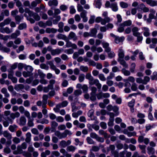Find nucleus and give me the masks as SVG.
<instances>
[{
	"instance_id": "1",
	"label": "nucleus",
	"mask_w": 157,
	"mask_h": 157,
	"mask_svg": "<svg viewBox=\"0 0 157 157\" xmlns=\"http://www.w3.org/2000/svg\"><path fill=\"white\" fill-rule=\"evenodd\" d=\"M118 58L117 59L118 62H119L120 64L124 68H128V64L123 59L124 56V52L121 48H120L118 50Z\"/></svg>"
},
{
	"instance_id": "2",
	"label": "nucleus",
	"mask_w": 157,
	"mask_h": 157,
	"mask_svg": "<svg viewBox=\"0 0 157 157\" xmlns=\"http://www.w3.org/2000/svg\"><path fill=\"white\" fill-rule=\"evenodd\" d=\"M72 134V132L67 129L65 130L63 133H61L59 131H56L55 132V135L59 139L65 138L67 137V135H71Z\"/></svg>"
},
{
	"instance_id": "3",
	"label": "nucleus",
	"mask_w": 157,
	"mask_h": 157,
	"mask_svg": "<svg viewBox=\"0 0 157 157\" xmlns=\"http://www.w3.org/2000/svg\"><path fill=\"white\" fill-rule=\"evenodd\" d=\"M110 19L109 18H106L104 19L100 17H98L96 18L95 21L97 23H101L102 25H105L107 23H109Z\"/></svg>"
},
{
	"instance_id": "4",
	"label": "nucleus",
	"mask_w": 157,
	"mask_h": 157,
	"mask_svg": "<svg viewBox=\"0 0 157 157\" xmlns=\"http://www.w3.org/2000/svg\"><path fill=\"white\" fill-rule=\"evenodd\" d=\"M48 64L50 66V68L52 70L55 71V73L56 75H58L60 72V70L57 68L55 65H54L53 63L51 61H49Z\"/></svg>"
},
{
	"instance_id": "5",
	"label": "nucleus",
	"mask_w": 157,
	"mask_h": 157,
	"mask_svg": "<svg viewBox=\"0 0 157 157\" xmlns=\"http://www.w3.org/2000/svg\"><path fill=\"white\" fill-rule=\"evenodd\" d=\"M0 31L2 33H5L7 34H10L13 31V29H10L8 27L4 28H0Z\"/></svg>"
},
{
	"instance_id": "6",
	"label": "nucleus",
	"mask_w": 157,
	"mask_h": 157,
	"mask_svg": "<svg viewBox=\"0 0 157 157\" xmlns=\"http://www.w3.org/2000/svg\"><path fill=\"white\" fill-rule=\"evenodd\" d=\"M139 29L137 27H134L132 29L133 35L134 36H137L140 34V33L139 32Z\"/></svg>"
},
{
	"instance_id": "7",
	"label": "nucleus",
	"mask_w": 157,
	"mask_h": 157,
	"mask_svg": "<svg viewBox=\"0 0 157 157\" xmlns=\"http://www.w3.org/2000/svg\"><path fill=\"white\" fill-rule=\"evenodd\" d=\"M22 149L19 145L17 146V150L13 152V154L14 155L20 154L23 153V151Z\"/></svg>"
},
{
	"instance_id": "8",
	"label": "nucleus",
	"mask_w": 157,
	"mask_h": 157,
	"mask_svg": "<svg viewBox=\"0 0 157 157\" xmlns=\"http://www.w3.org/2000/svg\"><path fill=\"white\" fill-rule=\"evenodd\" d=\"M48 4L50 6H56L58 5V1L57 0H50L48 1Z\"/></svg>"
},
{
	"instance_id": "9",
	"label": "nucleus",
	"mask_w": 157,
	"mask_h": 157,
	"mask_svg": "<svg viewBox=\"0 0 157 157\" xmlns=\"http://www.w3.org/2000/svg\"><path fill=\"white\" fill-rule=\"evenodd\" d=\"M47 103L41 101H38L36 103V105L39 107L42 106V108L46 107Z\"/></svg>"
},
{
	"instance_id": "10",
	"label": "nucleus",
	"mask_w": 157,
	"mask_h": 157,
	"mask_svg": "<svg viewBox=\"0 0 157 157\" xmlns=\"http://www.w3.org/2000/svg\"><path fill=\"white\" fill-rule=\"evenodd\" d=\"M147 150V153L149 155H154L155 153V150L152 147H148Z\"/></svg>"
},
{
	"instance_id": "11",
	"label": "nucleus",
	"mask_w": 157,
	"mask_h": 157,
	"mask_svg": "<svg viewBox=\"0 0 157 157\" xmlns=\"http://www.w3.org/2000/svg\"><path fill=\"white\" fill-rule=\"evenodd\" d=\"M68 37L70 39H73L74 40H75L77 39V36L75 33L73 32H71L69 33Z\"/></svg>"
},
{
	"instance_id": "12",
	"label": "nucleus",
	"mask_w": 157,
	"mask_h": 157,
	"mask_svg": "<svg viewBox=\"0 0 157 157\" xmlns=\"http://www.w3.org/2000/svg\"><path fill=\"white\" fill-rule=\"evenodd\" d=\"M26 121V118L24 116H22L20 118L19 124L21 125H24L25 124Z\"/></svg>"
},
{
	"instance_id": "13",
	"label": "nucleus",
	"mask_w": 157,
	"mask_h": 157,
	"mask_svg": "<svg viewBox=\"0 0 157 157\" xmlns=\"http://www.w3.org/2000/svg\"><path fill=\"white\" fill-rule=\"evenodd\" d=\"M25 141L27 143H29L31 140V134L29 132H27L25 135Z\"/></svg>"
},
{
	"instance_id": "14",
	"label": "nucleus",
	"mask_w": 157,
	"mask_h": 157,
	"mask_svg": "<svg viewBox=\"0 0 157 157\" xmlns=\"http://www.w3.org/2000/svg\"><path fill=\"white\" fill-rule=\"evenodd\" d=\"M124 39V36L119 37L117 36L114 40V41L116 44H119L121 42H122Z\"/></svg>"
},
{
	"instance_id": "15",
	"label": "nucleus",
	"mask_w": 157,
	"mask_h": 157,
	"mask_svg": "<svg viewBox=\"0 0 157 157\" xmlns=\"http://www.w3.org/2000/svg\"><path fill=\"white\" fill-rule=\"evenodd\" d=\"M98 132L99 134L103 136L105 138H109L110 137L109 135H108L106 132L103 130H99Z\"/></svg>"
},
{
	"instance_id": "16",
	"label": "nucleus",
	"mask_w": 157,
	"mask_h": 157,
	"mask_svg": "<svg viewBox=\"0 0 157 157\" xmlns=\"http://www.w3.org/2000/svg\"><path fill=\"white\" fill-rule=\"evenodd\" d=\"M110 7L112 9L113 11L115 12L117 11L118 10L117 4L116 2L111 3Z\"/></svg>"
},
{
	"instance_id": "17",
	"label": "nucleus",
	"mask_w": 157,
	"mask_h": 157,
	"mask_svg": "<svg viewBox=\"0 0 157 157\" xmlns=\"http://www.w3.org/2000/svg\"><path fill=\"white\" fill-rule=\"evenodd\" d=\"M132 23V21L130 20H128L121 23V25L124 27L126 26H130L131 25Z\"/></svg>"
},
{
	"instance_id": "18",
	"label": "nucleus",
	"mask_w": 157,
	"mask_h": 157,
	"mask_svg": "<svg viewBox=\"0 0 157 157\" xmlns=\"http://www.w3.org/2000/svg\"><path fill=\"white\" fill-rule=\"evenodd\" d=\"M62 51L61 49L57 48L51 51V53L52 55L54 56L57 54H59Z\"/></svg>"
},
{
	"instance_id": "19",
	"label": "nucleus",
	"mask_w": 157,
	"mask_h": 157,
	"mask_svg": "<svg viewBox=\"0 0 157 157\" xmlns=\"http://www.w3.org/2000/svg\"><path fill=\"white\" fill-rule=\"evenodd\" d=\"M20 113L19 112H17L15 113H12L10 114V118L13 119H14L15 118H17L20 117Z\"/></svg>"
},
{
	"instance_id": "20",
	"label": "nucleus",
	"mask_w": 157,
	"mask_h": 157,
	"mask_svg": "<svg viewBox=\"0 0 157 157\" xmlns=\"http://www.w3.org/2000/svg\"><path fill=\"white\" fill-rule=\"evenodd\" d=\"M3 135L5 137L8 139L10 140L12 138L11 134L6 131L4 132Z\"/></svg>"
},
{
	"instance_id": "21",
	"label": "nucleus",
	"mask_w": 157,
	"mask_h": 157,
	"mask_svg": "<svg viewBox=\"0 0 157 157\" xmlns=\"http://www.w3.org/2000/svg\"><path fill=\"white\" fill-rule=\"evenodd\" d=\"M18 126L15 124L10 125L9 127V129L11 132H14L16 130Z\"/></svg>"
},
{
	"instance_id": "22",
	"label": "nucleus",
	"mask_w": 157,
	"mask_h": 157,
	"mask_svg": "<svg viewBox=\"0 0 157 157\" xmlns=\"http://www.w3.org/2000/svg\"><path fill=\"white\" fill-rule=\"evenodd\" d=\"M56 37L58 39H62L65 41L67 39L66 35L61 33L58 34L56 36Z\"/></svg>"
},
{
	"instance_id": "23",
	"label": "nucleus",
	"mask_w": 157,
	"mask_h": 157,
	"mask_svg": "<svg viewBox=\"0 0 157 157\" xmlns=\"http://www.w3.org/2000/svg\"><path fill=\"white\" fill-rule=\"evenodd\" d=\"M14 17L16 23L17 24H19L21 20L23 19V17L22 16H21L19 15H17L15 16Z\"/></svg>"
},
{
	"instance_id": "24",
	"label": "nucleus",
	"mask_w": 157,
	"mask_h": 157,
	"mask_svg": "<svg viewBox=\"0 0 157 157\" xmlns=\"http://www.w3.org/2000/svg\"><path fill=\"white\" fill-rule=\"evenodd\" d=\"M142 29H144V31L143 33L144 36L147 37L150 35V33L149 32V30L148 28L147 27H143L142 28Z\"/></svg>"
},
{
	"instance_id": "25",
	"label": "nucleus",
	"mask_w": 157,
	"mask_h": 157,
	"mask_svg": "<svg viewBox=\"0 0 157 157\" xmlns=\"http://www.w3.org/2000/svg\"><path fill=\"white\" fill-rule=\"evenodd\" d=\"M45 31L47 33H55L57 32V29L53 28H47L46 29Z\"/></svg>"
},
{
	"instance_id": "26",
	"label": "nucleus",
	"mask_w": 157,
	"mask_h": 157,
	"mask_svg": "<svg viewBox=\"0 0 157 157\" xmlns=\"http://www.w3.org/2000/svg\"><path fill=\"white\" fill-rule=\"evenodd\" d=\"M97 33V30L96 28H94L91 29L90 32V36L95 37Z\"/></svg>"
},
{
	"instance_id": "27",
	"label": "nucleus",
	"mask_w": 157,
	"mask_h": 157,
	"mask_svg": "<svg viewBox=\"0 0 157 157\" xmlns=\"http://www.w3.org/2000/svg\"><path fill=\"white\" fill-rule=\"evenodd\" d=\"M1 91L2 93L4 94L6 98L9 97L10 96L9 94L7 92V90L6 88H3L1 90Z\"/></svg>"
},
{
	"instance_id": "28",
	"label": "nucleus",
	"mask_w": 157,
	"mask_h": 157,
	"mask_svg": "<svg viewBox=\"0 0 157 157\" xmlns=\"http://www.w3.org/2000/svg\"><path fill=\"white\" fill-rule=\"evenodd\" d=\"M121 71L122 73H123L124 75L125 76H129L131 74L130 71L126 70L125 68H122L121 70Z\"/></svg>"
},
{
	"instance_id": "29",
	"label": "nucleus",
	"mask_w": 157,
	"mask_h": 157,
	"mask_svg": "<svg viewBox=\"0 0 157 157\" xmlns=\"http://www.w3.org/2000/svg\"><path fill=\"white\" fill-rule=\"evenodd\" d=\"M22 75L24 77L26 78L28 77H30L32 76L33 75V73L32 72L24 71L22 72Z\"/></svg>"
},
{
	"instance_id": "30",
	"label": "nucleus",
	"mask_w": 157,
	"mask_h": 157,
	"mask_svg": "<svg viewBox=\"0 0 157 157\" xmlns=\"http://www.w3.org/2000/svg\"><path fill=\"white\" fill-rule=\"evenodd\" d=\"M25 12L28 13L30 16L33 17L35 13L33 11L30 10L29 8H26L25 9Z\"/></svg>"
},
{
	"instance_id": "31",
	"label": "nucleus",
	"mask_w": 157,
	"mask_h": 157,
	"mask_svg": "<svg viewBox=\"0 0 157 157\" xmlns=\"http://www.w3.org/2000/svg\"><path fill=\"white\" fill-rule=\"evenodd\" d=\"M124 82H126L127 81L130 82L132 83H134L135 81V78L132 76H130L128 77V78L124 80Z\"/></svg>"
},
{
	"instance_id": "32",
	"label": "nucleus",
	"mask_w": 157,
	"mask_h": 157,
	"mask_svg": "<svg viewBox=\"0 0 157 157\" xmlns=\"http://www.w3.org/2000/svg\"><path fill=\"white\" fill-rule=\"evenodd\" d=\"M76 148L75 147L72 145H71L67 147V151H69L73 152L75 151Z\"/></svg>"
},
{
	"instance_id": "33",
	"label": "nucleus",
	"mask_w": 157,
	"mask_h": 157,
	"mask_svg": "<svg viewBox=\"0 0 157 157\" xmlns=\"http://www.w3.org/2000/svg\"><path fill=\"white\" fill-rule=\"evenodd\" d=\"M24 69L27 71L30 72H32L33 70V68L32 67L29 65L26 66L25 65V67H24Z\"/></svg>"
},
{
	"instance_id": "34",
	"label": "nucleus",
	"mask_w": 157,
	"mask_h": 157,
	"mask_svg": "<svg viewBox=\"0 0 157 157\" xmlns=\"http://www.w3.org/2000/svg\"><path fill=\"white\" fill-rule=\"evenodd\" d=\"M59 146L63 148H65L67 146L66 141L64 140H61L59 143Z\"/></svg>"
},
{
	"instance_id": "35",
	"label": "nucleus",
	"mask_w": 157,
	"mask_h": 157,
	"mask_svg": "<svg viewBox=\"0 0 157 157\" xmlns=\"http://www.w3.org/2000/svg\"><path fill=\"white\" fill-rule=\"evenodd\" d=\"M56 82V80L54 79H51L49 81V84L48 85L52 89L54 88V85Z\"/></svg>"
},
{
	"instance_id": "36",
	"label": "nucleus",
	"mask_w": 157,
	"mask_h": 157,
	"mask_svg": "<svg viewBox=\"0 0 157 157\" xmlns=\"http://www.w3.org/2000/svg\"><path fill=\"white\" fill-rule=\"evenodd\" d=\"M80 70L83 72H86L88 71L89 68L87 66H81L80 67Z\"/></svg>"
},
{
	"instance_id": "37",
	"label": "nucleus",
	"mask_w": 157,
	"mask_h": 157,
	"mask_svg": "<svg viewBox=\"0 0 157 157\" xmlns=\"http://www.w3.org/2000/svg\"><path fill=\"white\" fill-rule=\"evenodd\" d=\"M38 74L41 79L44 78L45 76V75L40 70H38Z\"/></svg>"
},
{
	"instance_id": "38",
	"label": "nucleus",
	"mask_w": 157,
	"mask_h": 157,
	"mask_svg": "<svg viewBox=\"0 0 157 157\" xmlns=\"http://www.w3.org/2000/svg\"><path fill=\"white\" fill-rule=\"evenodd\" d=\"M98 80V79H94V78L89 80V83L90 85L95 84Z\"/></svg>"
},
{
	"instance_id": "39",
	"label": "nucleus",
	"mask_w": 157,
	"mask_h": 157,
	"mask_svg": "<svg viewBox=\"0 0 157 157\" xmlns=\"http://www.w3.org/2000/svg\"><path fill=\"white\" fill-rule=\"evenodd\" d=\"M95 18V17L94 15H91L89 21V23L91 24H93L94 22V19Z\"/></svg>"
},
{
	"instance_id": "40",
	"label": "nucleus",
	"mask_w": 157,
	"mask_h": 157,
	"mask_svg": "<svg viewBox=\"0 0 157 157\" xmlns=\"http://www.w3.org/2000/svg\"><path fill=\"white\" fill-rule=\"evenodd\" d=\"M85 75L84 74H80L78 77V79L80 82H83L85 79Z\"/></svg>"
},
{
	"instance_id": "41",
	"label": "nucleus",
	"mask_w": 157,
	"mask_h": 157,
	"mask_svg": "<svg viewBox=\"0 0 157 157\" xmlns=\"http://www.w3.org/2000/svg\"><path fill=\"white\" fill-rule=\"evenodd\" d=\"M74 94L75 96L77 97L79 95H81L82 93V91L81 90H75L74 92Z\"/></svg>"
},
{
	"instance_id": "42",
	"label": "nucleus",
	"mask_w": 157,
	"mask_h": 157,
	"mask_svg": "<svg viewBox=\"0 0 157 157\" xmlns=\"http://www.w3.org/2000/svg\"><path fill=\"white\" fill-rule=\"evenodd\" d=\"M68 104V102L67 101H64L58 104L61 107H63L67 106Z\"/></svg>"
},
{
	"instance_id": "43",
	"label": "nucleus",
	"mask_w": 157,
	"mask_h": 157,
	"mask_svg": "<svg viewBox=\"0 0 157 157\" xmlns=\"http://www.w3.org/2000/svg\"><path fill=\"white\" fill-rule=\"evenodd\" d=\"M86 140L88 144H95V142L94 140L90 137H87L86 138Z\"/></svg>"
},
{
	"instance_id": "44",
	"label": "nucleus",
	"mask_w": 157,
	"mask_h": 157,
	"mask_svg": "<svg viewBox=\"0 0 157 157\" xmlns=\"http://www.w3.org/2000/svg\"><path fill=\"white\" fill-rule=\"evenodd\" d=\"M24 86L23 85L21 84H19L15 86L14 89L16 90H19L20 89H22L23 88Z\"/></svg>"
},
{
	"instance_id": "45",
	"label": "nucleus",
	"mask_w": 157,
	"mask_h": 157,
	"mask_svg": "<svg viewBox=\"0 0 157 157\" xmlns=\"http://www.w3.org/2000/svg\"><path fill=\"white\" fill-rule=\"evenodd\" d=\"M33 119L31 118L28 119V125L29 127H32L34 125Z\"/></svg>"
},
{
	"instance_id": "46",
	"label": "nucleus",
	"mask_w": 157,
	"mask_h": 157,
	"mask_svg": "<svg viewBox=\"0 0 157 157\" xmlns=\"http://www.w3.org/2000/svg\"><path fill=\"white\" fill-rule=\"evenodd\" d=\"M26 25L25 23L21 24L19 25L18 29L20 30H22L26 28Z\"/></svg>"
},
{
	"instance_id": "47",
	"label": "nucleus",
	"mask_w": 157,
	"mask_h": 157,
	"mask_svg": "<svg viewBox=\"0 0 157 157\" xmlns=\"http://www.w3.org/2000/svg\"><path fill=\"white\" fill-rule=\"evenodd\" d=\"M68 7L67 6L65 5H61L59 6V9L61 11H64L67 9Z\"/></svg>"
},
{
	"instance_id": "48",
	"label": "nucleus",
	"mask_w": 157,
	"mask_h": 157,
	"mask_svg": "<svg viewBox=\"0 0 157 157\" xmlns=\"http://www.w3.org/2000/svg\"><path fill=\"white\" fill-rule=\"evenodd\" d=\"M53 89L48 85L47 86H45L43 88V90L44 92L47 93L49 91V90H52Z\"/></svg>"
},
{
	"instance_id": "49",
	"label": "nucleus",
	"mask_w": 157,
	"mask_h": 157,
	"mask_svg": "<svg viewBox=\"0 0 157 157\" xmlns=\"http://www.w3.org/2000/svg\"><path fill=\"white\" fill-rule=\"evenodd\" d=\"M150 80V78L147 76H145L144 77L143 79V84L146 85L148 82Z\"/></svg>"
},
{
	"instance_id": "50",
	"label": "nucleus",
	"mask_w": 157,
	"mask_h": 157,
	"mask_svg": "<svg viewBox=\"0 0 157 157\" xmlns=\"http://www.w3.org/2000/svg\"><path fill=\"white\" fill-rule=\"evenodd\" d=\"M108 13L107 11H104L103 13L102 14V16L103 17H105L104 19H105L107 17L109 18L110 19V20L109 21V22L110 21L112 20V19H111L108 16Z\"/></svg>"
},
{
	"instance_id": "51",
	"label": "nucleus",
	"mask_w": 157,
	"mask_h": 157,
	"mask_svg": "<svg viewBox=\"0 0 157 157\" xmlns=\"http://www.w3.org/2000/svg\"><path fill=\"white\" fill-rule=\"evenodd\" d=\"M135 101L134 99H132V100L128 103V105L129 107H133L135 104Z\"/></svg>"
},
{
	"instance_id": "52",
	"label": "nucleus",
	"mask_w": 157,
	"mask_h": 157,
	"mask_svg": "<svg viewBox=\"0 0 157 157\" xmlns=\"http://www.w3.org/2000/svg\"><path fill=\"white\" fill-rule=\"evenodd\" d=\"M76 11L73 6H71L70 7V13L73 14L76 13Z\"/></svg>"
},
{
	"instance_id": "53",
	"label": "nucleus",
	"mask_w": 157,
	"mask_h": 157,
	"mask_svg": "<svg viewBox=\"0 0 157 157\" xmlns=\"http://www.w3.org/2000/svg\"><path fill=\"white\" fill-rule=\"evenodd\" d=\"M12 141L14 143L17 144L20 143L21 141L20 139L17 137H14Z\"/></svg>"
},
{
	"instance_id": "54",
	"label": "nucleus",
	"mask_w": 157,
	"mask_h": 157,
	"mask_svg": "<svg viewBox=\"0 0 157 157\" xmlns=\"http://www.w3.org/2000/svg\"><path fill=\"white\" fill-rule=\"evenodd\" d=\"M120 6L123 8H125L128 7V4L126 3L122 2H120Z\"/></svg>"
},
{
	"instance_id": "55",
	"label": "nucleus",
	"mask_w": 157,
	"mask_h": 157,
	"mask_svg": "<svg viewBox=\"0 0 157 157\" xmlns=\"http://www.w3.org/2000/svg\"><path fill=\"white\" fill-rule=\"evenodd\" d=\"M100 149V148L98 146H94L92 147L91 149L90 150V151H98Z\"/></svg>"
},
{
	"instance_id": "56",
	"label": "nucleus",
	"mask_w": 157,
	"mask_h": 157,
	"mask_svg": "<svg viewBox=\"0 0 157 157\" xmlns=\"http://www.w3.org/2000/svg\"><path fill=\"white\" fill-rule=\"evenodd\" d=\"M99 79L101 81H104L106 80V78L104 75L102 74H100L98 75Z\"/></svg>"
},
{
	"instance_id": "57",
	"label": "nucleus",
	"mask_w": 157,
	"mask_h": 157,
	"mask_svg": "<svg viewBox=\"0 0 157 157\" xmlns=\"http://www.w3.org/2000/svg\"><path fill=\"white\" fill-rule=\"evenodd\" d=\"M65 41L66 42V47H71L72 44V43L71 41H69L68 39L67 38Z\"/></svg>"
},
{
	"instance_id": "58",
	"label": "nucleus",
	"mask_w": 157,
	"mask_h": 157,
	"mask_svg": "<svg viewBox=\"0 0 157 157\" xmlns=\"http://www.w3.org/2000/svg\"><path fill=\"white\" fill-rule=\"evenodd\" d=\"M141 7H142L143 8H142V9L143 10V11L144 12H148L149 11V10L148 8L147 7H146L143 4H142L140 5Z\"/></svg>"
},
{
	"instance_id": "59",
	"label": "nucleus",
	"mask_w": 157,
	"mask_h": 157,
	"mask_svg": "<svg viewBox=\"0 0 157 157\" xmlns=\"http://www.w3.org/2000/svg\"><path fill=\"white\" fill-rule=\"evenodd\" d=\"M1 14H3L4 16L5 15L6 16H9L10 15L9 11L8 10L6 9L3 11Z\"/></svg>"
},
{
	"instance_id": "60",
	"label": "nucleus",
	"mask_w": 157,
	"mask_h": 157,
	"mask_svg": "<svg viewBox=\"0 0 157 157\" xmlns=\"http://www.w3.org/2000/svg\"><path fill=\"white\" fill-rule=\"evenodd\" d=\"M151 78L152 80H157V72H154L153 75L151 76Z\"/></svg>"
},
{
	"instance_id": "61",
	"label": "nucleus",
	"mask_w": 157,
	"mask_h": 157,
	"mask_svg": "<svg viewBox=\"0 0 157 157\" xmlns=\"http://www.w3.org/2000/svg\"><path fill=\"white\" fill-rule=\"evenodd\" d=\"M77 10L78 12H82L84 10L83 7L79 4L78 3L77 6Z\"/></svg>"
},
{
	"instance_id": "62",
	"label": "nucleus",
	"mask_w": 157,
	"mask_h": 157,
	"mask_svg": "<svg viewBox=\"0 0 157 157\" xmlns=\"http://www.w3.org/2000/svg\"><path fill=\"white\" fill-rule=\"evenodd\" d=\"M90 100L92 101H95L96 100V98L95 94H90Z\"/></svg>"
},
{
	"instance_id": "63",
	"label": "nucleus",
	"mask_w": 157,
	"mask_h": 157,
	"mask_svg": "<svg viewBox=\"0 0 157 157\" xmlns=\"http://www.w3.org/2000/svg\"><path fill=\"white\" fill-rule=\"evenodd\" d=\"M33 17L36 21H38L40 20V17L39 15L36 13H35L33 16Z\"/></svg>"
},
{
	"instance_id": "64",
	"label": "nucleus",
	"mask_w": 157,
	"mask_h": 157,
	"mask_svg": "<svg viewBox=\"0 0 157 157\" xmlns=\"http://www.w3.org/2000/svg\"><path fill=\"white\" fill-rule=\"evenodd\" d=\"M111 153L112 155L114 156V157H119V154L118 152L116 150L114 151H111Z\"/></svg>"
}]
</instances>
